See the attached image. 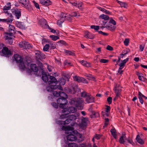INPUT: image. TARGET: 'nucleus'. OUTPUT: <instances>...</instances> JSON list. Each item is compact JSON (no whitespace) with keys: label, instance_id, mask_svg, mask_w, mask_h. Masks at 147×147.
<instances>
[{"label":"nucleus","instance_id":"obj_1","mask_svg":"<svg viewBox=\"0 0 147 147\" xmlns=\"http://www.w3.org/2000/svg\"><path fill=\"white\" fill-rule=\"evenodd\" d=\"M40 68L39 69L41 71L40 74H41L42 75V79L43 81L45 82H48L49 77V78L51 80L48 82L50 86L47 88V90L48 91H52L54 89H56L63 90V89L61 86L56 85V84L57 83V80L55 77L49 75H47L45 73H44L43 68L42 67L40 66Z\"/></svg>","mask_w":147,"mask_h":147},{"label":"nucleus","instance_id":"obj_2","mask_svg":"<svg viewBox=\"0 0 147 147\" xmlns=\"http://www.w3.org/2000/svg\"><path fill=\"white\" fill-rule=\"evenodd\" d=\"M14 57L17 63H19V67L20 69L23 70H25L26 69V66L23 61L22 57L18 54L14 55Z\"/></svg>","mask_w":147,"mask_h":147},{"label":"nucleus","instance_id":"obj_3","mask_svg":"<svg viewBox=\"0 0 147 147\" xmlns=\"http://www.w3.org/2000/svg\"><path fill=\"white\" fill-rule=\"evenodd\" d=\"M38 65L39 66L38 67L36 64H31L30 65V68L32 71H33L34 72H37L38 71H39V74L40 73L41 71L39 69L40 67L41 66L42 67V64L41 62L38 63Z\"/></svg>","mask_w":147,"mask_h":147},{"label":"nucleus","instance_id":"obj_4","mask_svg":"<svg viewBox=\"0 0 147 147\" xmlns=\"http://www.w3.org/2000/svg\"><path fill=\"white\" fill-rule=\"evenodd\" d=\"M5 39L8 40L10 44H11L13 42V39L15 37L13 34L10 32H5Z\"/></svg>","mask_w":147,"mask_h":147},{"label":"nucleus","instance_id":"obj_5","mask_svg":"<svg viewBox=\"0 0 147 147\" xmlns=\"http://www.w3.org/2000/svg\"><path fill=\"white\" fill-rule=\"evenodd\" d=\"M57 102L60 105V107L64 109L65 105L67 103V101L65 98H59L57 100Z\"/></svg>","mask_w":147,"mask_h":147},{"label":"nucleus","instance_id":"obj_6","mask_svg":"<svg viewBox=\"0 0 147 147\" xmlns=\"http://www.w3.org/2000/svg\"><path fill=\"white\" fill-rule=\"evenodd\" d=\"M6 19H0V22H6L7 23H11L13 20V17L12 14H9V16H7Z\"/></svg>","mask_w":147,"mask_h":147},{"label":"nucleus","instance_id":"obj_7","mask_svg":"<svg viewBox=\"0 0 147 147\" xmlns=\"http://www.w3.org/2000/svg\"><path fill=\"white\" fill-rule=\"evenodd\" d=\"M19 1L24 5V7L26 9L29 10H30L31 7L29 3V1L28 0H19Z\"/></svg>","mask_w":147,"mask_h":147},{"label":"nucleus","instance_id":"obj_8","mask_svg":"<svg viewBox=\"0 0 147 147\" xmlns=\"http://www.w3.org/2000/svg\"><path fill=\"white\" fill-rule=\"evenodd\" d=\"M73 79L74 81H77L79 83L82 82L85 84L88 83L87 81L85 79L77 76H74Z\"/></svg>","mask_w":147,"mask_h":147},{"label":"nucleus","instance_id":"obj_9","mask_svg":"<svg viewBox=\"0 0 147 147\" xmlns=\"http://www.w3.org/2000/svg\"><path fill=\"white\" fill-rule=\"evenodd\" d=\"M12 12L17 19H19L21 17V14L20 9H19L17 8L15 9H12Z\"/></svg>","mask_w":147,"mask_h":147},{"label":"nucleus","instance_id":"obj_10","mask_svg":"<svg viewBox=\"0 0 147 147\" xmlns=\"http://www.w3.org/2000/svg\"><path fill=\"white\" fill-rule=\"evenodd\" d=\"M83 100L81 98H78L75 101H74V104L76 107H79L80 109L82 108V104Z\"/></svg>","mask_w":147,"mask_h":147},{"label":"nucleus","instance_id":"obj_11","mask_svg":"<svg viewBox=\"0 0 147 147\" xmlns=\"http://www.w3.org/2000/svg\"><path fill=\"white\" fill-rule=\"evenodd\" d=\"M39 23L41 26L44 28H47L49 26L47 24L46 20L44 18L40 20Z\"/></svg>","mask_w":147,"mask_h":147},{"label":"nucleus","instance_id":"obj_12","mask_svg":"<svg viewBox=\"0 0 147 147\" xmlns=\"http://www.w3.org/2000/svg\"><path fill=\"white\" fill-rule=\"evenodd\" d=\"M67 139L69 141H74L77 139L78 137L75 135L70 134L66 136Z\"/></svg>","mask_w":147,"mask_h":147},{"label":"nucleus","instance_id":"obj_13","mask_svg":"<svg viewBox=\"0 0 147 147\" xmlns=\"http://www.w3.org/2000/svg\"><path fill=\"white\" fill-rule=\"evenodd\" d=\"M88 121V118L83 117L82 120V122L80 124V126L82 127H86Z\"/></svg>","mask_w":147,"mask_h":147},{"label":"nucleus","instance_id":"obj_14","mask_svg":"<svg viewBox=\"0 0 147 147\" xmlns=\"http://www.w3.org/2000/svg\"><path fill=\"white\" fill-rule=\"evenodd\" d=\"M65 109L68 114L69 113H74L76 112L77 111L76 109L74 107L71 106L69 107L68 109Z\"/></svg>","mask_w":147,"mask_h":147},{"label":"nucleus","instance_id":"obj_15","mask_svg":"<svg viewBox=\"0 0 147 147\" xmlns=\"http://www.w3.org/2000/svg\"><path fill=\"white\" fill-rule=\"evenodd\" d=\"M126 138V136L125 134H123L122 136L120 137L119 140V142L121 144H125L126 145H128L127 142H125L124 139Z\"/></svg>","mask_w":147,"mask_h":147},{"label":"nucleus","instance_id":"obj_16","mask_svg":"<svg viewBox=\"0 0 147 147\" xmlns=\"http://www.w3.org/2000/svg\"><path fill=\"white\" fill-rule=\"evenodd\" d=\"M79 62L84 67H91L90 63L85 60H83L82 61H79Z\"/></svg>","mask_w":147,"mask_h":147},{"label":"nucleus","instance_id":"obj_17","mask_svg":"<svg viewBox=\"0 0 147 147\" xmlns=\"http://www.w3.org/2000/svg\"><path fill=\"white\" fill-rule=\"evenodd\" d=\"M8 31L13 34L16 33V32L15 27L13 25L10 24L9 26Z\"/></svg>","mask_w":147,"mask_h":147},{"label":"nucleus","instance_id":"obj_18","mask_svg":"<svg viewBox=\"0 0 147 147\" xmlns=\"http://www.w3.org/2000/svg\"><path fill=\"white\" fill-rule=\"evenodd\" d=\"M85 100L88 103H92L94 102V98L91 95L88 96L86 97Z\"/></svg>","mask_w":147,"mask_h":147},{"label":"nucleus","instance_id":"obj_19","mask_svg":"<svg viewBox=\"0 0 147 147\" xmlns=\"http://www.w3.org/2000/svg\"><path fill=\"white\" fill-rule=\"evenodd\" d=\"M40 2L43 5L48 6L51 4L50 0H40Z\"/></svg>","mask_w":147,"mask_h":147},{"label":"nucleus","instance_id":"obj_20","mask_svg":"<svg viewBox=\"0 0 147 147\" xmlns=\"http://www.w3.org/2000/svg\"><path fill=\"white\" fill-rule=\"evenodd\" d=\"M2 53L5 55H9L11 54V51L8 49L6 47H4L2 50Z\"/></svg>","mask_w":147,"mask_h":147},{"label":"nucleus","instance_id":"obj_21","mask_svg":"<svg viewBox=\"0 0 147 147\" xmlns=\"http://www.w3.org/2000/svg\"><path fill=\"white\" fill-rule=\"evenodd\" d=\"M62 113H63L60 116V118L61 119H64L65 118H68V116L69 114L65 110V109H64L62 111Z\"/></svg>","mask_w":147,"mask_h":147},{"label":"nucleus","instance_id":"obj_22","mask_svg":"<svg viewBox=\"0 0 147 147\" xmlns=\"http://www.w3.org/2000/svg\"><path fill=\"white\" fill-rule=\"evenodd\" d=\"M36 57L37 59H43L44 56L43 53H42L40 51H38L36 53Z\"/></svg>","mask_w":147,"mask_h":147},{"label":"nucleus","instance_id":"obj_23","mask_svg":"<svg viewBox=\"0 0 147 147\" xmlns=\"http://www.w3.org/2000/svg\"><path fill=\"white\" fill-rule=\"evenodd\" d=\"M110 132L113 138L116 139L117 138V134H116V130L114 127L112 128L110 130Z\"/></svg>","mask_w":147,"mask_h":147},{"label":"nucleus","instance_id":"obj_24","mask_svg":"<svg viewBox=\"0 0 147 147\" xmlns=\"http://www.w3.org/2000/svg\"><path fill=\"white\" fill-rule=\"evenodd\" d=\"M58 82L59 83V84H60V86L59 85V86H61V85H64L65 83V80L62 78H60L59 79V81H58ZM57 84L58 82H57Z\"/></svg>","mask_w":147,"mask_h":147},{"label":"nucleus","instance_id":"obj_25","mask_svg":"<svg viewBox=\"0 0 147 147\" xmlns=\"http://www.w3.org/2000/svg\"><path fill=\"white\" fill-rule=\"evenodd\" d=\"M107 28L111 31H113L115 30L116 28V27L114 26L111 24H109V25L107 26H106Z\"/></svg>","mask_w":147,"mask_h":147},{"label":"nucleus","instance_id":"obj_26","mask_svg":"<svg viewBox=\"0 0 147 147\" xmlns=\"http://www.w3.org/2000/svg\"><path fill=\"white\" fill-rule=\"evenodd\" d=\"M16 26L17 27L22 29L24 28V26L22 24V23L20 22H17L16 23Z\"/></svg>","mask_w":147,"mask_h":147},{"label":"nucleus","instance_id":"obj_27","mask_svg":"<svg viewBox=\"0 0 147 147\" xmlns=\"http://www.w3.org/2000/svg\"><path fill=\"white\" fill-rule=\"evenodd\" d=\"M59 96L60 98H65L67 99V94L64 92H59Z\"/></svg>","mask_w":147,"mask_h":147},{"label":"nucleus","instance_id":"obj_28","mask_svg":"<svg viewBox=\"0 0 147 147\" xmlns=\"http://www.w3.org/2000/svg\"><path fill=\"white\" fill-rule=\"evenodd\" d=\"M136 140L139 143L141 144H142L144 143L143 141L140 138V136L139 135H137L136 138Z\"/></svg>","mask_w":147,"mask_h":147},{"label":"nucleus","instance_id":"obj_29","mask_svg":"<svg viewBox=\"0 0 147 147\" xmlns=\"http://www.w3.org/2000/svg\"><path fill=\"white\" fill-rule=\"evenodd\" d=\"M117 2L119 3L120 5V6L121 7H124V8H126L127 6V5L126 3L124 2H121L120 1H117Z\"/></svg>","mask_w":147,"mask_h":147},{"label":"nucleus","instance_id":"obj_30","mask_svg":"<svg viewBox=\"0 0 147 147\" xmlns=\"http://www.w3.org/2000/svg\"><path fill=\"white\" fill-rule=\"evenodd\" d=\"M68 118H69L71 121H74L76 119V117L74 115H68Z\"/></svg>","mask_w":147,"mask_h":147},{"label":"nucleus","instance_id":"obj_31","mask_svg":"<svg viewBox=\"0 0 147 147\" xmlns=\"http://www.w3.org/2000/svg\"><path fill=\"white\" fill-rule=\"evenodd\" d=\"M100 17L102 19L105 20H108L109 19V17L108 16L103 14L101 15Z\"/></svg>","mask_w":147,"mask_h":147},{"label":"nucleus","instance_id":"obj_32","mask_svg":"<svg viewBox=\"0 0 147 147\" xmlns=\"http://www.w3.org/2000/svg\"><path fill=\"white\" fill-rule=\"evenodd\" d=\"M115 91L116 96L119 97L120 95L121 89H113Z\"/></svg>","mask_w":147,"mask_h":147},{"label":"nucleus","instance_id":"obj_33","mask_svg":"<svg viewBox=\"0 0 147 147\" xmlns=\"http://www.w3.org/2000/svg\"><path fill=\"white\" fill-rule=\"evenodd\" d=\"M71 127H70L69 126H63L62 127V130H65V131H69L71 129Z\"/></svg>","mask_w":147,"mask_h":147},{"label":"nucleus","instance_id":"obj_34","mask_svg":"<svg viewBox=\"0 0 147 147\" xmlns=\"http://www.w3.org/2000/svg\"><path fill=\"white\" fill-rule=\"evenodd\" d=\"M65 53L67 54H69V55H72L73 56H75V53L71 51L65 50Z\"/></svg>","mask_w":147,"mask_h":147},{"label":"nucleus","instance_id":"obj_35","mask_svg":"<svg viewBox=\"0 0 147 147\" xmlns=\"http://www.w3.org/2000/svg\"><path fill=\"white\" fill-rule=\"evenodd\" d=\"M68 147H78V145L75 143H69L68 144Z\"/></svg>","mask_w":147,"mask_h":147},{"label":"nucleus","instance_id":"obj_36","mask_svg":"<svg viewBox=\"0 0 147 147\" xmlns=\"http://www.w3.org/2000/svg\"><path fill=\"white\" fill-rule=\"evenodd\" d=\"M50 37L54 41H55L59 38V37L55 35H50Z\"/></svg>","mask_w":147,"mask_h":147},{"label":"nucleus","instance_id":"obj_37","mask_svg":"<svg viewBox=\"0 0 147 147\" xmlns=\"http://www.w3.org/2000/svg\"><path fill=\"white\" fill-rule=\"evenodd\" d=\"M49 44L46 45L43 47V50L44 51H47L49 50Z\"/></svg>","mask_w":147,"mask_h":147},{"label":"nucleus","instance_id":"obj_38","mask_svg":"<svg viewBox=\"0 0 147 147\" xmlns=\"http://www.w3.org/2000/svg\"><path fill=\"white\" fill-rule=\"evenodd\" d=\"M90 28L92 29H94L96 30H98L99 29V26H91Z\"/></svg>","mask_w":147,"mask_h":147},{"label":"nucleus","instance_id":"obj_39","mask_svg":"<svg viewBox=\"0 0 147 147\" xmlns=\"http://www.w3.org/2000/svg\"><path fill=\"white\" fill-rule=\"evenodd\" d=\"M126 140L127 141V142L128 143H129L132 145H134V143L133 142V141L131 139H130L129 138L127 139H126Z\"/></svg>","mask_w":147,"mask_h":147},{"label":"nucleus","instance_id":"obj_40","mask_svg":"<svg viewBox=\"0 0 147 147\" xmlns=\"http://www.w3.org/2000/svg\"><path fill=\"white\" fill-rule=\"evenodd\" d=\"M90 33L89 32H87L85 33L84 36L87 38L91 39L92 38L90 36Z\"/></svg>","mask_w":147,"mask_h":147},{"label":"nucleus","instance_id":"obj_41","mask_svg":"<svg viewBox=\"0 0 147 147\" xmlns=\"http://www.w3.org/2000/svg\"><path fill=\"white\" fill-rule=\"evenodd\" d=\"M63 18L57 20V24L59 25H61L62 23L64 22V20L62 19Z\"/></svg>","mask_w":147,"mask_h":147},{"label":"nucleus","instance_id":"obj_42","mask_svg":"<svg viewBox=\"0 0 147 147\" xmlns=\"http://www.w3.org/2000/svg\"><path fill=\"white\" fill-rule=\"evenodd\" d=\"M109 119L108 118H106L105 119V123L104 125L103 126V127H106L109 124Z\"/></svg>","mask_w":147,"mask_h":147},{"label":"nucleus","instance_id":"obj_43","mask_svg":"<svg viewBox=\"0 0 147 147\" xmlns=\"http://www.w3.org/2000/svg\"><path fill=\"white\" fill-rule=\"evenodd\" d=\"M71 121L69 118H68L65 121H64V125H66V124H69Z\"/></svg>","mask_w":147,"mask_h":147},{"label":"nucleus","instance_id":"obj_44","mask_svg":"<svg viewBox=\"0 0 147 147\" xmlns=\"http://www.w3.org/2000/svg\"><path fill=\"white\" fill-rule=\"evenodd\" d=\"M53 94L55 97H57L59 96V92H58L57 91H54L53 92Z\"/></svg>","mask_w":147,"mask_h":147},{"label":"nucleus","instance_id":"obj_45","mask_svg":"<svg viewBox=\"0 0 147 147\" xmlns=\"http://www.w3.org/2000/svg\"><path fill=\"white\" fill-rule=\"evenodd\" d=\"M72 17L71 16V15H67V16H65L64 18H65V19L66 20H68L70 21L71 20V17Z\"/></svg>","mask_w":147,"mask_h":147},{"label":"nucleus","instance_id":"obj_46","mask_svg":"<svg viewBox=\"0 0 147 147\" xmlns=\"http://www.w3.org/2000/svg\"><path fill=\"white\" fill-rule=\"evenodd\" d=\"M129 43V39L128 38H125L124 41V43L125 45L127 46Z\"/></svg>","mask_w":147,"mask_h":147},{"label":"nucleus","instance_id":"obj_47","mask_svg":"<svg viewBox=\"0 0 147 147\" xmlns=\"http://www.w3.org/2000/svg\"><path fill=\"white\" fill-rule=\"evenodd\" d=\"M25 43V41H21L19 43V46L23 48V47H24V45Z\"/></svg>","mask_w":147,"mask_h":147},{"label":"nucleus","instance_id":"obj_48","mask_svg":"<svg viewBox=\"0 0 147 147\" xmlns=\"http://www.w3.org/2000/svg\"><path fill=\"white\" fill-rule=\"evenodd\" d=\"M138 78L140 80L142 81H144L146 80L145 78L142 76H139Z\"/></svg>","mask_w":147,"mask_h":147},{"label":"nucleus","instance_id":"obj_49","mask_svg":"<svg viewBox=\"0 0 147 147\" xmlns=\"http://www.w3.org/2000/svg\"><path fill=\"white\" fill-rule=\"evenodd\" d=\"M11 7L9 6H4L3 8V10H7L10 9Z\"/></svg>","mask_w":147,"mask_h":147},{"label":"nucleus","instance_id":"obj_50","mask_svg":"<svg viewBox=\"0 0 147 147\" xmlns=\"http://www.w3.org/2000/svg\"><path fill=\"white\" fill-rule=\"evenodd\" d=\"M33 3H34L35 6L37 9H40V7L39 4L35 1H33Z\"/></svg>","mask_w":147,"mask_h":147},{"label":"nucleus","instance_id":"obj_51","mask_svg":"<svg viewBox=\"0 0 147 147\" xmlns=\"http://www.w3.org/2000/svg\"><path fill=\"white\" fill-rule=\"evenodd\" d=\"M101 136L100 134H96L94 136V138H95L96 139L98 140L101 138Z\"/></svg>","mask_w":147,"mask_h":147},{"label":"nucleus","instance_id":"obj_52","mask_svg":"<svg viewBox=\"0 0 147 147\" xmlns=\"http://www.w3.org/2000/svg\"><path fill=\"white\" fill-rule=\"evenodd\" d=\"M71 63L68 61L67 60H65L64 62V64L65 66H67L68 65H70Z\"/></svg>","mask_w":147,"mask_h":147},{"label":"nucleus","instance_id":"obj_53","mask_svg":"<svg viewBox=\"0 0 147 147\" xmlns=\"http://www.w3.org/2000/svg\"><path fill=\"white\" fill-rule=\"evenodd\" d=\"M108 60L106 59H102L100 60V62L103 63H106L108 62Z\"/></svg>","mask_w":147,"mask_h":147},{"label":"nucleus","instance_id":"obj_54","mask_svg":"<svg viewBox=\"0 0 147 147\" xmlns=\"http://www.w3.org/2000/svg\"><path fill=\"white\" fill-rule=\"evenodd\" d=\"M106 107L105 112L107 113H108L110 111V107L108 105H106Z\"/></svg>","mask_w":147,"mask_h":147},{"label":"nucleus","instance_id":"obj_55","mask_svg":"<svg viewBox=\"0 0 147 147\" xmlns=\"http://www.w3.org/2000/svg\"><path fill=\"white\" fill-rule=\"evenodd\" d=\"M120 86L119 84H116L114 88L113 89H120Z\"/></svg>","mask_w":147,"mask_h":147},{"label":"nucleus","instance_id":"obj_56","mask_svg":"<svg viewBox=\"0 0 147 147\" xmlns=\"http://www.w3.org/2000/svg\"><path fill=\"white\" fill-rule=\"evenodd\" d=\"M52 106L55 108L57 109L58 107L57 104L55 102H53L51 104Z\"/></svg>","mask_w":147,"mask_h":147},{"label":"nucleus","instance_id":"obj_57","mask_svg":"<svg viewBox=\"0 0 147 147\" xmlns=\"http://www.w3.org/2000/svg\"><path fill=\"white\" fill-rule=\"evenodd\" d=\"M81 96L82 97H85L86 98V97L87 96H87V95L86 92H84L82 93L81 94Z\"/></svg>","mask_w":147,"mask_h":147},{"label":"nucleus","instance_id":"obj_58","mask_svg":"<svg viewBox=\"0 0 147 147\" xmlns=\"http://www.w3.org/2000/svg\"><path fill=\"white\" fill-rule=\"evenodd\" d=\"M107 101L109 104H111L112 102V98L111 97H109L107 99Z\"/></svg>","mask_w":147,"mask_h":147},{"label":"nucleus","instance_id":"obj_59","mask_svg":"<svg viewBox=\"0 0 147 147\" xmlns=\"http://www.w3.org/2000/svg\"><path fill=\"white\" fill-rule=\"evenodd\" d=\"M109 23L113 24L114 25H115L116 24V22L113 19H111L110 20Z\"/></svg>","mask_w":147,"mask_h":147},{"label":"nucleus","instance_id":"obj_60","mask_svg":"<svg viewBox=\"0 0 147 147\" xmlns=\"http://www.w3.org/2000/svg\"><path fill=\"white\" fill-rule=\"evenodd\" d=\"M98 32L99 34H101L104 36H107L108 34L107 33L102 32L101 31H98Z\"/></svg>","mask_w":147,"mask_h":147},{"label":"nucleus","instance_id":"obj_61","mask_svg":"<svg viewBox=\"0 0 147 147\" xmlns=\"http://www.w3.org/2000/svg\"><path fill=\"white\" fill-rule=\"evenodd\" d=\"M129 58H127L126 59L122 61L121 63L125 65L126 63L128 61Z\"/></svg>","mask_w":147,"mask_h":147},{"label":"nucleus","instance_id":"obj_62","mask_svg":"<svg viewBox=\"0 0 147 147\" xmlns=\"http://www.w3.org/2000/svg\"><path fill=\"white\" fill-rule=\"evenodd\" d=\"M26 49H30L32 48V46H31L30 44L28 42H27L26 44Z\"/></svg>","mask_w":147,"mask_h":147},{"label":"nucleus","instance_id":"obj_63","mask_svg":"<svg viewBox=\"0 0 147 147\" xmlns=\"http://www.w3.org/2000/svg\"><path fill=\"white\" fill-rule=\"evenodd\" d=\"M106 49L109 51H112L113 50V48L109 45H108Z\"/></svg>","mask_w":147,"mask_h":147},{"label":"nucleus","instance_id":"obj_64","mask_svg":"<svg viewBox=\"0 0 147 147\" xmlns=\"http://www.w3.org/2000/svg\"><path fill=\"white\" fill-rule=\"evenodd\" d=\"M125 65L122 63H121L119 65V66L120 67H119V69H122L125 66Z\"/></svg>","mask_w":147,"mask_h":147}]
</instances>
